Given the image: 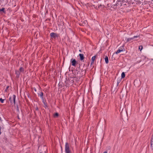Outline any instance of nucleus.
<instances>
[{
  "label": "nucleus",
  "mask_w": 153,
  "mask_h": 153,
  "mask_svg": "<svg viewBox=\"0 0 153 153\" xmlns=\"http://www.w3.org/2000/svg\"><path fill=\"white\" fill-rule=\"evenodd\" d=\"M65 153H71V151L70 148V145L68 142H66L65 146Z\"/></svg>",
  "instance_id": "1"
},
{
  "label": "nucleus",
  "mask_w": 153,
  "mask_h": 153,
  "mask_svg": "<svg viewBox=\"0 0 153 153\" xmlns=\"http://www.w3.org/2000/svg\"><path fill=\"white\" fill-rule=\"evenodd\" d=\"M16 96L14 94L13 95V100L11 99V97H10L9 98V101L10 102V103L11 105L13 104V105H15L16 104Z\"/></svg>",
  "instance_id": "2"
},
{
  "label": "nucleus",
  "mask_w": 153,
  "mask_h": 153,
  "mask_svg": "<svg viewBox=\"0 0 153 153\" xmlns=\"http://www.w3.org/2000/svg\"><path fill=\"white\" fill-rule=\"evenodd\" d=\"M70 62L72 65L74 67H76V65L78 64L77 62L75 59L72 58L71 59Z\"/></svg>",
  "instance_id": "3"
},
{
  "label": "nucleus",
  "mask_w": 153,
  "mask_h": 153,
  "mask_svg": "<svg viewBox=\"0 0 153 153\" xmlns=\"http://www.w3.org/2000/svg\"><path fill=\"white\" fill-rule=\"evenodd\" d=\"M50 36L51 38L55 39L56 37H57L59 36L58 34L54 32H52L50 34Z\"/></svg>",
  "instance_id": "4"
},
{
  "label": "nucleus",
  "mask_w": 153,
  "mask_h": 153,
  "mask_svg": "<svg viewBox=\"0 0 153 153\" xmlns=\"http://www.w3.org/2000/svg\"><path fill=\"white\" fill-rule=\"evenodd\" d=\"M122 0H118L116 2V5L118 6L119 7L122 6Z\"/></svg>",
  "instance_id": "5"
},
{
  "label": "nucleus",
  "mask_w": 153,
  "mask_h": 153,
  "mask_svg": "<svg viewBox=\"0 0 153 153\" xmlns=\"http://www.w3.org/2000/svg\"><path fill=\"white\" fill-rule=\"evenodd\" d=\"M42 102L44 105V107L45 108H46L48 107V105L46 101V100L45 99V98L42 99Z\"/></svg>",
  "instance_id": "6"
},
{
  "label": "nucleus",
  "mask_w": 153,
  "mask_h": 153,
  "mask_svg": "<svg viewBox=\"0 0 153 153\" xmlns=\"http://www.w3.org/2000/svg\"><path fill=\"white\" fill-rule=\"evenodd\" d=\"M150 143V148L151 150H153V133L151 138Z\"/></svg>",
  "instance_id": "7"
},
{
  "label": "nucleus",
  "mask_w": 153,
  "mask_h": 153,
  "mask_svg": "<svg viewBox=\"0 0 153 153\" xmlns=\"http://www.w3.org/2000/svg\"><path fill=\"white\" fill-rule=\"evenodd\" d=\"M97 56V55H95L94 56H93L92 57L91 59V64L92 65L93 63H94V61L95 59Z\"/></svg>",
  "instance_id": "8"
},
{
  "label": "nucleus",
  "mask_w": 153,
  "mask_h": 153,
  "mask_svg": "<svg viewBox=\"0 0 153 153\" xmlns=\"http://www.w3.org/2000/svg\"><path fill=\"white\" fill-rule=\"evenodd\" d=\"M38 96L40 97L42 99L45 98L43 97V93L42 92H40V93H38Z\"/></svg>",
  "instance_id": "9"
},
{
  "label": "nucleus",
  "mask_w": 153,
  "mask_h": 153,
  "mask_svg": "<svg viewBox=\"0 0 153 153\" xmlns=\"http://www.w3.org/2000/svg\"><path fill=\"white\" fill-rule=\"evenodd\" d=\"M111 8H113L114 9H116L117 8H119V7L116 5V3L114 4H112L111 6Z\"/></svg>",
  "instance_id": "10"
},
{
  "label": "nucleus",
  "mask_w": 153,
  "mask_h": 153,
  "mask_svg": "<svg viewBox=\"0 0 153 153\" xmlns=\"http://www.w3.org/2000/svg\"><path fill=\"white\" fill-rule=\"evenodd\" d=\"M80 56L79 59L81 61H82L83 60L84 58V55L83 54L80 53L79 55Z\"/></svg>",
  "instance_id": "11"
},
{
  "label": "nucleus",
  "mask_w": 153,
  "mask_h": 153,
  "mask_svg": "<svg viewBox=\"0 0 153 153\" xmlns=\"http://www.w3.org/2000/svg\"><path fill=\"white\" fill-rule=\"evenodd\" d=\"M15 73L16 74V77L17 78H19L20 74V71H16Z\"/></svg>",
  "instance_id": "12"
},
{
  "label": "nucleus",
  "mask_w": 153,
  "mask_h": 153,
  "mask_svg": "<svg viewBox=\"0 0 153 153\" xmlns=\"http://www.w3.org/2000/svg\"><path fill=\"white\" fill-rule=\"evenodd\" d=\"M105 60L106 63L108 64V58L107 56H106L105 57Z\"/></svg>",
  "instance_id": "13"
},
{
  "label": "nucleus",
  "mask_w": 153,
  "mask_h": 153,
  "mask_svg": "<svg viewBox=\"0 0 153 153\" xmlns=\"http://www.w3.org/2000/svg\"><path fill=\"white\" fill-rule=\"evenodd\" d=\"M122 6H124L125 5H126V4L127 3V2L125 1L124 0H122Z\"/></svg>",
  "instance_id": "14"
},
{
  "label": "nucleus",
  "mask_w": 153,
  "mask_h": 153,
  "mask_svg": "<svg viewBox=\"0 0 153 153\" xmlns=\"http://www.w3.org/2000/svg\"><path fill=\"white\" fill-rule=\"evenodd\" d=\"M2 11L4 13H6V11L5 10V8H2L1 9H0V13Z\"/></svg>",
  "instance_id": "15"
},
{
  "label": "nucleus",
  "mask_w": 153,
  "mask_h": 153,
  "mask_svg": "<svg viewBox=\"0 0 153 153\" xmlns=\"http://www.w3.org/2000/svg\"><path fill=\"white\" fill-rule=\"evenodd\" d=\"M123 51L122 49H118L117 51L116 52V54H118V53H120L121 51Z\"/></svg>",
  "instance_id": "16"
},
{
  "label": "nucleus",
  "mask_w": 153,
  "mask_h": 153,
  "mask_svg": "<svg viewBox=\"0 0 153 153\" xmlns=\"http://www.w3.org/2000/svg\"><path fill=\"white\" fill-rule=\"evenodd\" d=\"M140 37V35H139L138 36L137 35V36H134L133 37L130 38L131 40H132L134 39V38H138V37Z\"/></svg>",
  "instance_id": "17"
},
{
  "label": "nucleus",
  "mask_w": 153,
  "mask_h": 153,
  "mask_svg": "<svg viewBox=\"0 0 153 153\" xmlns=\"http://www.w3.org/2000/svg\"><path fill=\"white\" fill-rule=\"evenodd\" d=\"M125 74L124 72H123L121 74V78H123L125 77Z\"/></svg>",
  "instance_id": "18"
},
{
  "label": "nucleus",
  "mask_w": 153,
  "mask_h": 153,
  "mask_svg": "<svg viewBox=\"0 0 153 153\" xmlns=\"http://www.w3.org/2000/svg\"><path fill=\"white\" fill-rule=\"evenodd\" d=\"M19 71L21 72H23L24 71V69L22 67H21L19 69Z\"/></svg>",
  "instance_id": "19"
},
{
  "label": "nucleus",
  "mask_w": 153,
  "mask_h": 153,
  "mask_svg": "<svg viewBox=\"0 0 153 153\" xmlns=\"http://www.w3.org/2000/svg\"><path fill=\"white\" fill-rule=\"evenodd\" d=\"M16 110L17 112H19V106H18V105H16Z\"/></svg>",
  "instance_id": "20"
},
{
  "label": "nucleus",
  "mask_w": 153,
  "mask_h": 153,
  "mask_svg": "<svg viewBox=\"0 0 153 153\" xmlns=\"http://www.w3.org/2000/svg\"><path fill=\"white\" fill-rule=\"evenodd\" d=\"M126 42H127L130 41H131V40L130 38H128L126 39Z\"/></svg>",
  "instance_id": "21"
},
{
  "label": "nucleus",
  "mask_w": 153,
  "mask_h": 153,
  "mask_svg": "<svg viewBox=\"0 0 153 153\" xmlns=\"http://www.w3.org/2000/svg\"><path fill=\"white\" fill-rule=\"evenodd\" d=\"M121 80V79H119V80H118L117 82V86L118 85L119 83L120 82Z\"/></svg>",
  "instance_id": "22"
},
{
  "label": "nucleus",
  "mask_w": 153,
  "mask_h": 153,
  "mask_svg": "<svg viewBox=\"0 0 153 153\" xmlns=\"http://www.w3.org/2000/svg\"><path fill=\"white\" fill-rule=\"evenodd\" d=\"M59 116V114L57 113H56L54 115V117H57Z\"/></svg>",
  "instance_id": "23"
},
{
  "label": "nucleus",
  "mask_w": 153,
  "mask_h": 153,
  "mask_svg": "<svg viewBox=\"0 0 153 153\" xmlns=\"http://www.w3.org/2000/svg\"><path fill=\"white\" fill-rule=\"evenodd\" d=\"M143 49V46L142 45H140L139 46V49L140 51Z\"/></svg>",
  "instance_id": "24"
},
{
  "label": "nucleus",
  "mask_w": 153,
  "mask_h": 153,
  "mask_svg": "<svg viewBox=\"0 0 153 153\" xmlns=\"http://www.w3.org/2000/svg\"><path fill=\"white\" fill-rule=\"evenodd\" d=\"M4 101V99H3L2 98H0V101L1 103H3Z\"/></svg>",
  "instance_id": "25"
},
{
  "label": "nucleus",
  "mask_w": 153,
  "mask_h": 153,
  "mask_svg": "<svg viewBox=\"0 0 153 153\" xmlns=\"http://www.w3.org/2000/svg\"><path fill=\"white\" fill-rule=\"evenodd\" d=\"M9 86H7L6 87V88H5V92H7V90L8 89V88H9Z\"/></svg>",
  "instance_id": "26"
},
{
  "label": "nucleus",
  "mask_w": 153,
  "mask_h": 153,
  "mask_svg": "<svg viewBox=\"0 0 153 153\" xmlns=\"http://www.w3.org/2000/svg\"><path fill=\"white\" fill-rule=\"evenodd\" d=\"M35 109L37 111H38L39 110V108H38V107L37 106H36L35 107Z\"/></svg>",
  "instance_id": "27"
},
{
  "label": "nucleus",
  "mask_w": 153,
  "mask_h": 153,
  "mask_svg": "<svg viewBox=\"0 0 153 153\" xmlns=\"http://www.w3.org/2000/svg\"><path fill=\"white\" fill-rule=\"evenodd\" d=\"M33 88L35 92H36L37 91L36 88H35V87H33Z\"/></svg>",
  "instance_id": "28"
},
{
  "label": "nucleus",
  "mask_w": 153,
  "mask_h": 153,
  "mask_svg": "<svg viewBox=\"0 0 153 153\" xmlns=\"http://www.w3.org/2000/svg\"><path fill=\"white\" fill-rule=\"evenodd\" d=\"M84 22L85 24H86V23L87 22V21L86 20H85L84 21Z\"/></svg>",
  "instance_id": "29"
},
{
  "label": "nucleus",
  "mask_w": 153,
  "mask_h": 153,
  "mask_svg": "<svg viewBox=\"0 0 153 153\" xmlns=\"http://www.w3.org/2000/svg\"><path fill=\"white\" fill-rule=\"evenodd\" d=\"M39 153H46L45 151H44V152H40Z\"/></svg>",
  "instance_id": "30"
},
{
  "label": "nucleus",
  "mask_w": 153,
  "mask_h": 153,
  "mask_svg": "<svg viewBox=\"0 0 153 153\" xmlns=\"http://www.w3.org/2000/svg\"><path fill=\"white\" fill-rule=\"evenodd\" d=\"M108 149H110V146H108Z\"/></svg>",
  "instance_id": "31"
},
{
  "label": "nucleus",
  "mask_w": 153,
  "mask_h": 153,
  "mask_svg": "<svg viewBox=\"0 0 153 153\" xmlns=\"http://www.w3.org/2000/svg\"><path fill=\"white\" fill-rule=\"evenodd\" d=\"M107 5H108V6L109 7L110 5H111L109 4H108Z\"/></svg>",
  "instance_id": "32"
},
{
  "label": "nucleus",
  "mask_w": 153,
  "mask_h": 153,
  "mask_svg": "<svg viewBox=\"0 0 153 153\" xmlns=\"http://www.w3.org/2000/svg\"><path fill=\"white\" fill-rule=\"evenodd\" d=\"M103 153H107V151H105Z\"/></svg>",
  "instance_id": "33"
},
{
  "label": "nucleus",
  "mask_w": 153,
  "mask_h": 153,
  "mask_svg": "<svg viewBox=\"0 0 153 153\" xmlns=\"http://www.w3.org/2000/svg\"><path fill=\"white\" fill-rule=\"evenodd\" d=\"M17 117H18V119H19V117L18 115L17 116Z\"/></svg>",
  "instance_id": "34"
},
{
  "label": "nucleus",
  "mask_w": 153,
  "mask_h": 153,
  "mask_svg": "<svg viewBox=\"0 0 153 153\" xmlns=\"http://www.w3.org/2000/svg\"><path fill=\"white\" fill-rule=\"evenodd\" d=\"M1 117H0V120L1 121Z\"/></svg>",
  "instance_id": "35"
},
{
  "label": "nucleus",
  "mask_w": 153,
  "mask_h": 153,
  "mask_svg": "<svg viewBox=\"0 0 153 153\" xmlns=\"http://www.w3.org/2000/svg\"><path fill=\"white\" fill-rule=\"evenodd\" d=\"M61 148L62 151V146H61Z\"/></svg>",
  "instance_id": "36"
},
{
  "label": "nucleus",
  "mask_w": 153,
  "mask_h": 153,
  "mask_svg": "<svg viewBox=\"0 0 153 153\" xmlns=\"http://www.w3.org/2000/svg\"><path fill=\"white\" fill-rule=\"evenodd\" d=\"M79 51L80 52H81V50H79Z\"/></svg>",
  "instance_id": "37"
},
{
  "label": "nucleus",
  "mask_w": 153,
  "mask_h": 153,
  "mask_svg": "<svg viewBox=\"0 0 153 153\" xmlns=\"http://www.w3.org/2000/svg\"><path fill=\"white\" fill-rule=\"evenodd\" d=\"M86 70H85V73H86Z\"/></svg>",
  "instance_id": "38"
}]
</instances>
